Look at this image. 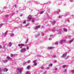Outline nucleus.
<instances>
[{
  "label": "nucleus",
  "instance_id": "obj_13",
  "mask_svg": "<svg viewBox=\"0 0 74 74\" xmlns=\"http://www.w3.org/2000/svg\"><path fill=\"white\" fill-rule=\"evenodd\" d=\"M43 13H44V11H42L40 12V14H43Z\"/></svg>",
  "mask_w": 74,
  "mask_h": 74
},
{
  "label": "nucleus",
  "instance_id": "obj_12",
  "mask_svg": "<svg viewBox=\"0 0 74 74\" xmlns=\"http://www.w3.org/2000/svg\"><path fill=\"white\" fill-rule=\"evenodd\" d=\"M64 41V40H62L60 41L61 44H62V43Z\"/></svg>",
  "mask_w": 74,
  "mask_h": 74
},
{
  "label": "nucleus",
  "instance_id": "obj_36",
  "mask_svg": "<svg viewBox=\"0 0 74 74\" xmlns=\"http://www.w3.org/2000/svg\"><path fill=\"white\" fill-rule=\"evenodd\" d=\"M5 34H7L5 33Z\"/></svg>",
  "mask_w": 74,
  "mask_h": 74
},
{
  "label": "nucleus",
  "instance_id": "obj_18",
  "mask_svg": "<svg viewBox=\"0 0 74 74\" xmlns=\"http://www.w3.org/2000/svg\"><path fill=\"white\" fill-rule=\"evenodd\" d=\"M52 65H53V64H49V66H52Z\"/></svg>",
  "mask_w": 74,
  "mask_h": 74
},
{
  "label": "nucleus",
  "instance_id": "obj_5",
  "mask_svg": "<svg viewBox=\"0 0 74 74\" xmlns=\"http://www.w3.org/2000/svg\"><path fill=\"white\" fill-rule=\"evenodd\" d=\"M17 70H18V71L21 73H22V71H21V68H18L17 69Z\"/></svg>",
  "mask_w": 74,
  "mask_h": 74
},
{
  "label": "nucleus",
  "instance_id": "obj_8",
  "mask_svg": "<svg viewBox=\"0 0 74 74\" xmlns=\"http://www.w3.org/2000/svg\"><path fill=\"white\" fill-rule=\"evenodd\" d=\"M32 16L31 15H29V16L28 17V19H30L31 18H32Z\"/></svg>",
  "mask_w": 74,
  "mask_h": 74
},
{
  "label": "nucleus",
  "instance_id": "obj_19",
  "mask_svg": "<svg viewBox=\"0 0 74 74\" xmlns=\"http://www.w3.org/2000/svg\"><path fill=\"white\" fill-rule=\"evenodd\" d=\"M3 62H4V63H7V60H6L4 61Z\"/></svg>",
  "mask_w": 74,
  "mask_h": 74
},
{
  "label": "nucleus",
  "instance_id": "obj_24",
  "mask_svg": "<svg viewBox=\"0 0 74 74\" xmlns=\"http://www.w3.org/2000/svg\"><path fill=\"white\" fill-rule=\"evenodd\" d=\"M66 67V65H64L63 66V68H65Z\"/></svg>",
  "mask_w": 74,
  "mask_h": 74
},
{
  "label": "nucleus",
  "instance_id": "obj_25",
  "mask_svg": "<svg viewBox=\"0 0 74 74\" xmlns=\"http://www.w3.org/2000/svg\"><path fill=\"white\" fill-rule=\"evenodd\" d=\"M29 73V71H27L26 72V74H28Z\"/></svg>",
  "mask_w": 74,
  "mask_h": 74
},
{
  "label": "nucleus",
  "instance_id": "obj_33",
  "mask_svg": "<svg viewBox=\"0 0 74 74\" xmlns=\"http://www.w3.org/2000/svg\"><path fill=\"white\" fill-rule=\"evenodd\" d=\"M56 62H57L56 60H55V61H54V62L55 63H56Z\"/></svg>",
  "mask_w": 74,
  "mask_h": 74
},
{
  "label": "nucleus",
  "instance_id": "obj_35",
  "mask_svg": "<svg viewBox=\"0 0 74 74\" xmlns=\"http://www.w3.org/2000/svg\"><path fill=\"white\" fill-rule=\"evenodd\" d=\"M28 40H28V39H27V41H28Z\"/></svg>",
  "mask_w": 74,
  "mask_h": 74
},
{
  "label": "nucleus",
  "instance_id": "obj_7",
  "mask_svg": "<svg viewBox=\"0 0 74 74\" xmlns=\"http://www.w3.org/2000/svg\"><path fill=\"white\" fill-rule=\"evenodd\" d=\"M40 26H38L36 27L34 29L35 30H36V29H39V28H40Z\"/></svg>",
  "mask_w": 74,
  "mask_h": 74
},
{
  "label": "nucleus",
  "instance_id": "obj_23",
  "mask_svg": "<svg viewBox=\"0 0 74 74\" xmlns=\"http://www.w3.org/2000/svg\"><path fill=\"white\" fill-rule=\"evenodd\" d=\"M71 72L73 73H74V70H72L71 71Z\"/></svg>",
  "mask_w": 74,
  "mask_h": 74
},
{
  "label": "nucleus",
  "instance_id": "obj_3",
  "mask_svg": "<svg viewBox=\"0 0 74 74\" xmlns=\"http://www.w3.org/2000/svg\"><path fill=\"white\" fill-rule=\"evenodd\" d=\"M8 70V69H6L5 68H4V69H3V71H4V72H7Z\"/></svg>",
  "mask_w": 74,
  "mask_h": 74
},
{
  "label": "nucleus",
  "instance_id": "obj_11",
  "mask_svg": "<svg viewBox=\"0 0 74 74\" xmlns=\"http://www.w3.org/2000/svg\"><path fill=\"white\" fill-rule=\"evenodd\" d=\"M30 67V65H29L27 66V69H29Z\"/></svg>",
  "mask_w": 74,
  "mask_h": 74
},
{
  "label": "nucleus",
  "instance_id": "obj_15",
  "mask_svg": "<svg viewBox=\"0 0 74 74\" xmlns=\"http://www.w3.org/2000/svg\"><path fill=\"white\" fill-rule=\"evenodd\" d=\"M64 32H67V30L66 29H64Z\"/></svg>",
  "mask_w": 74,
  "mask_h": 74
},
{
  "label": "nucleus",
  "instance_id": "obj_22",
  "mask_svg": "<svg viewBox=\"0 0 74 74\" xmlns=\"http://www.w3.org/2000/svg\"><path fill=\"white\" fill-rule=\"evenodd\" d=\"M32 22H34V20L32 19Z\"/></svg>",
  "mask_w": 74,
  "mask_h": 74
},
{
  "label": "nucleus",
  "instance_id": "obj_34",
  "mask_svg": "<svg viewBox=\"0 0 74 74\" xmlns=\"http://www.w3.org/2000/svg\"><path fill=\"white\" fill-rule=\"evenodd\" d=\"M68 22H69L70 21V20H68Z\"/></svg>",
  "mask_w": 74,
  "mask_h": 74
},
{
  "label": "nucleus",
  "instance_id": "obj_9",
  "mask_svg": "<svg viewBox=\"0 0 74 74\" xmlns=\"http://www.w3.org/2000/svg\"><path fill=\"white\" fill-rule=\"evenodd\" d=\"M49 49H53V47H48Z\"/></svg>",
  "mask_w": 74,
  "mask_h": 74
},
{
  "label": "nucleus",
  "instance_id": "obj_30",
  "mask_svg": "<svg viewBox=\"0 0 74 74\" xmlns=\"http://www.w3.org/2000/svg\"><path fill=\"white\" fill-rule=\"evenodd\" d=\"M27 50L29 49V47H27Z\"/></svg>",
  "mask_w": 74,
  "mask_h": 74
},
{
  "label": "nucleus",
  "instance_id": "obj_6",
  "mask_svg": "<svg viewBox=\"0 0 74 74\" xmlns=\"http://www.w3.org/2000/svg\"><path fill=\"white\" fill-rule=\"evenodd\" d=\"M36 60H35L34 62V66H37V63H36Z\"/></svg>",
  "mask_w": 74,
  "mask_h": 74
},
{
  "label": "nucleus",
  "instance_id": "obj_14",
  "mask_svg": "<svg viewBox=\"0 0 74 74\" xmlns=\"http://www.w3.org/2000/svg\"><path fill=\"white\" fill-rule=\"evenodd\" d=\"M30 60H29L27 61V63H30Z\"/></svg>",
  "mask_w": 74,
  "mask_h": 74
},
{
  "label": "nucleus",
  "instance_id": "obj_16",
  "mask_svg": "<svg viewBox=\"0 0 74 74\" xmlns=\"http://www.w3.org/2000/svg\"><path fill=\"white\" fill-rule=\"evenodd\" d=\"M7 59H11V58L10 57H7Z\"/></svg>",
  "mask_w": 74,
  "mask_h": 74
},
{
  "label": "nucleus",
  "instance_id": "obj_21",
  "mask_svg": "<svg viewBox=\"0 0 74 74\" xmlns=\"http://www.w3.org/2000/svg\"><path fill=\"white\" fill-rule=\"evenodd\" d=\"M13 56H14V55H13V54H11V57H12V58L13 57Z\"/></svg>",
  "mask_w": 74,
  "mask_h": 74
},
{
  "label": "nucleus",
  "instance_id": "obj_26",
  "mask_svg": "<svg viewBox=\"0 0 74 74\" xmlns=\"http://www.w3.org/2000/svg\"><path fill=\"white\" fill-rule=\"evenodd\" d=\"M54 70H58V69L57 68H55Z\"/></svg>",
  "mask_w": 74,
  "mask_h": 74
},
{
  "label": "nucleus",
  "instance_id": "obj_27",
  "mask_svg": "<svg viewBox=\"0 0 74 74\" xmlns=\"http://www.w3.org/2000/svg\"><path fill=\"white\" fill-rule=\"evenodd\" d=\"M55 45H58V43H55Z\"/></svg>",
  "mask_w": 74,
  "mask_h": 74
},
{
  "label": "nucleus",
  "instance_id": "obj_28",
  "mask_svg": "<svg viewBox=\"0 0 74 74\" xmlns=\"http://www.w3.org/2000/svg\"><path fill=\"white\" fill-rule=\"evenodd\" d=\"M2 48V46L1 45H0V48Z\"/></svg>",
  "mask_w": 74,
  "mask_h": 74
},
{
  "label": "nucleus",
  "instance_id": "obj_2",
  "mask_svg": "<svg viewBox=\"0 0 74 74\" xmlns=\"http://www.w3.org/2000/svg\"><path fill=\"white\" fill-rule=\"evenodd\" d=\"M66 55H67V53H65L63 54V58H66Z\"/></svg>",
  "mask_w": 74,
  "mask_h": 74
},
{
  "label": "nucleus",
  "instance_id": "obj_1",
  "mask_svg": "<svg viewBox=\"0 0 74 74\" xmlns=\"http://www.w3.org/2000/svg\"><path fill=\"white\" fill-rule=\"evenodd\" d=\"M26 49L25 48L22 49L20 51L21 52H25L26 51Z\"/></svg>",
  "mask_w": 74,
  "mask_h": 74
},
{
  "label": "nucleus",
  "instance_id": "obj_20",
  "mask_svg": "<svg viewBox=\"0 0 74 74\" xmlns=\"http://www.w3.org/2000/svg\"><path fill=\"white\" fill-rule=\"evenodd\" d=\"M26 21H24L23 22V24H25V23H26Z\"/></svg>",
  "mask_w": 74,
  "mask_h": 74
},
{
  "label": "nucleus",
  "instance_id": "obj_10",
  "mask_svg": "<svg viewBox=\"0 0 74 74\" xmlns=\"http://www.w3.org/2000/svg\"><path fill=\"white\" fill-rule=\"evenodd\" d=\"M9 45L10 47H11V45H12V43H11V42H10L9 44Z\"/></svg>",
  "mask_w": 74,
  "mask_h": 74
},
{
  "label": "nucleus",
  "instance_id": "obj_31",
  "mask_svg": "<svg viewBox=\"0 0 74 74\" xmlns=\"http://www.w3.org/2000/svg\"><path fill=\"white\" fill-rule=\"evenodd\" d=\"M53 57H54V58H55V57H56V56H53Z\"/></svg>",
  "mask_w": 74,
  "mask_h": 74
},
{
  "label": "nucleus",
  "instance_id": "obj_29",
  "mask_svg": "<svg viewBox=\"0 0 74 74\" xmlns=\"http://www.w3.org/2000/svg\"><path fill=\"white\" fill-rule=\"evenodd\" d=\"M72 41H73V40H71V41L70 42V43H71V42H72Z\"/></svg>",
  "mask_w": 74,
  "mask_h": 74
},
{
  "label": "nucleus",
  "instance_id": "obj_4",
  "mask_svg": "<svg viewBox=\"0 0 74 74\" xmlns=\"http://www.w3.org/2000/svg\"><path fill=\"white\" fill-rule=\"evenodd\" d=\"M18 47H24V44H22L21 45L20 44H19L18 45Z\"/></svg>",
  "mask_w": 74,
  "mask_h": 74
},
{
  "label": "nucleus",
  "instance_id": "obj_17",
  "mask_svg": "<svg viewBox=\"0 0 74 74\" xmlns=\"http://www.w3.org/2000/svg\"><path fill=\"white\" fill-rule=\"evenodd\" d=\"M14 36V34H12L10 36L11 37H12V36Z\"/></svg>",
  "mask_w": 74,
  "mask_h": 74
},
{
  "label": "nucleus",
  "instance_id": "obj_32",
  "mask_svg": "<svg viewBox=\"0 0 74 74\" xmlns=\"http://www.w3.org/2000/svg\"><path fill=\"white\" fill-rule=\"evenodd\" d=\"M0 72H1V68H0Z\"/></svg>",
  "mask_w": 74,
  "mask_h": 74
}]
</instances>
